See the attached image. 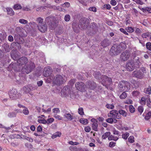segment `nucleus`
I'll return each instance as SVG.
<instances>
[{
	"instance_id": "f257e3e1",
	"label": "nucleus",
	"mask_w": 151,
	"mask_h": 151,
	"mask_svg": "<svg viewBox=\"0 0 151 151\" xmlns=\"http://www.w3.org/2000/svg\"><path fill=\"white\" fill-rule=\"evenodd\" d=\"M89 24V19L86 18H81L79 20L78 24L75 27H73L74 30L76 32H78L79 29H86Z\"/></svg>"
},
{
	"instance_id": "f03ea898",
	"label": "nucleus",
	"mask_w": 151,
	"mask_h": 151,
	"mask_svg": "<svg viewBox=\"0 0 151 151\" xmlns=\"http://www.w3.org/2000/svg\"><path fill=\"white\" fill-rule=\"evenodd\" d=\"M125 45L121 43L120 45L115 44L112 46L110 50L111 54L112 55H116L119 54L122 50L124 49Z\"/></svg>"
},
{
	"instance_id": "7ed1b4c3",
	"label": "nucleus",
	"mask_w": 151,
	"mask_h": 151,
	"mask_svg": "<svg viewBox=\"0 0 151 151\" xmlns=\"http://www.w3.org/2000/svg\"><path fill=\"white\" fill-rule=\"evenodd\" d=\"M119 88L120 91L123 92L121 94H126L125 93L127 92L130 89V84L127 82L122 81L120 82L118 84Z\"/></svg>"
},
{
	"instance_id": "20e7f679",
	"label": "nucleus",
	"mask_w": 151,
	"mask_h": 151,
	"mask_svg": "<svg viewBox=\"0 0 151 151\" xmlns=\"http://www.w3.org/2000/svg\"><path fill=\"white\" fill-rule=\"evenodd\" d=\"M53 82L57 85L59 86L62 84L64 83L63 77L60 75H56L53 80Z\"/></svg>"
},
{
	"instance_id": "39448f33",
	"label": "nucleus",
	"mask_w": 151,
	"mask_h": 151,
	"mask_svg": "<svg viewBox=\"0 0 151 151\" xmlns=\"http://www.w3.org/2000/svg\"><path fill=\"white\" fill-rule=\"evenodd\" d=\"M101 80H102V81L103 82L102 83L104 85H105L106 87L108 89L109 87L108 85L111 84L112 83L111 78L106 76H102Z\"/></svg>"
},
{
	"instance_id": "423d86ee",
	"label": "nucleus",
	"mask_w": 151,
	"mask_h": 151,
	"mask_svg": "<svg viewBox=\"0 0 151 151\" xmlns=\"http://www.w3.org/2000/svg\"><path fill=\"white\" fill-rule=\"evenodd\" d=\"M108 116L109 117L118 119H120L121 116L119 114V111L116 110H112L110 111L108 114Z\"/></svg>"
},
{
	"instance_id": "0eeeda50",
	"label": "nucleus",
	"mask_w": 151,
	"mask_h": 151,
	"mask_svg": "<svg viewBox=\"0 0 151 151\" xmlns=\"http://www.w3.org/2000/svg\"><path fill=\"white\" fill-rule=\"evenodd\" d=\"M75 86L77 90L83 92L86 91V87L85 84L82 82H77L75 84Z\"/></svg>"
},
{
	"instance_id": "6e6552de",
	"label": "nucleus",
	"mask_w": 151,
	"mask_h": 151,
	"mask_svg": "<svg viewBox=\"0 0 151 151\" xmlns=\"http://www.w3.org/2000/svg\"><path fill=\"white\" fill-rule=\"evenodd\" d=\"M35 67V65L32 62H30L29 64L27 65H25L24 66L23 70H24V69L25 70V72L28 74Z\"/></svg>"
},
{
	"instance_id": "1a4fd4ad",
	"label": "nucleus",
	"mask_w": 151,
	"mask_h": 151,
	"mask_svg": "<svg viewBox=\"0 0 151 151\" xmlns=\"http://www.w3.org/2000/svg\"><path fill=\"white\" fill-rule=\"evenodd\" d=\"M130 56V53L129 52L126 50L122 52L120 56V60L123 61L127 60Z\"/></svg>"
},
{
	"instance_id": "9d476101",
	"label": "nucleus",
	"mask_w": 151,
	"mask_h": 151,
	"mask_svg": "<svg viewBox=\"0 0 151 151\" xmlns=\"http://www.w3.org/2000/svg\"><path fill=\"white\" fill-rule=\"evenodd\" d=\"M62 112L64 114L63 116L64 118L69 121H71L73 119V116L72 113L70 114L67 110L63 109Z\"/></svg>"
},
{
	"instance_id": "9b49d317",
	"label": "nucleus",
	"mask_w": 151,
	"mask_h": 151,
	"mask_svg": "<svg viewBox=\"0 0 151 151\" xmlns=\"http://www.w3.org/2000/svg\"><path fill=\"white\" fill-rule=\"evenodd\" d=\"M126 68L128 70H133L135 68H136L134 62L132 60L129 61L126 65Z\"/></svg>"
},
{
	"instance_id": "f8f14e48",
	"label": "nucleus",
	"mask_w": 151,
	"mask_h": 151,
	"mask_svg": "<svg viewBox=\"0 0 151 151\" xmlns=\"http://www.w3.org/2000/svg\"><path fill=\"white\" fill-rule=\"evenodd\" d=\"M86 86L87 88L91 89H93L96 87V84L92 81H89L86 83Z\"/></svg>"
},
{
	"instance_id": "ddd939ff",
	"label": "nucleus",
	"mask_w": 151,
	"mask_h": 151,
	"mask_svg": "<svg viewBox=\"0 0 151 151\" xmlns=\"http://www.w3.org/2000/svg\"><path fill=\"white\" fill-rule=\"evenodd\" d=\"M132 76L134 77H135L139 79H142L143 77V73L140 70H135L132 72Z\"/></svg>"
},
{
	"instance_id": "4468645a",
	"label": "nucleus",
	"mask_w": 151,
	"mask_h": 151,
	"mask_svg": "<svg viewBox=\"0 0 151 151\" xmlns=\"http://www.w3.org/2000/svg\"><path fill=\"white\" fill-rule=\"evenodd\" d=\"M13 136L14 137V138L25 139L31 142H32L33 141L32 139L23 135H19L17 134H13Z\"/></svg>"
},
{
	"instance_id": "2eb2a0df",
	"label": "nucleus",
	"mask_w": 151,
	"mask_h": 151,
	"mask_svg": "<svg viewBox=\"0 0 151 151\" xmlns=\"http://www.w3.org/2000/svg\"><path fill=\"white\" fill-rule=\"evenodd\" d=\"M28 60L25 57H23L17 60V62L19 65H22L27 63Z\"/></svg>"
},
{
	"instance_id": "dca6fc26",
	"label": "nucleus",
	"mask_w": 151,
	"mask_h": 151,
	"mask_svg": "<svg viewBox=\"0 0 151 151\" xmlns=\"http://www.w3.org/2000/svg\"><path fill=\"white\" fill-rule=\"evenodd\" d=\"M52 70L49 67H47L45 68L43 73L44 76L45 77L49 76L52 73Z\"/></svg>"
},
{
	"instance_id": "f3484780",
	"label": "nucleus",
	"mask_w": 151,
	"mask_h": 151,
	"mask_svg": "<svg viewBox=\"0 0 151 151\" xmlns=\"http://www.w3.org/2000/svg\"><path fill=\"white\" fill-rule=\"evenodd\" d=\"M37 27L39 30L42 32H45L47 29V27L46 23L39 26H37Z\"/></svg>"
},
{
	"instance_id": "a211bd4d",
	"label": "nucleus",
	"mask_w": 151,
	"mask_h": 151,
	"mask_svg": "<svg viewBox=\"0 0 151 151\" xmlns=\"http://www.w3.org/2000/svg\"><path fill=\"white\" fill-rule=\"evenodd\" d=\"M61 93L63 94H71L70 88L68 86H64L61 90Z\"/></svg>"
},
{
	"instance_id": "6ab92c4d",
	"label": "nucleus",
	"mask_w": 151,
	"mask_h": 151,
	"mask_svg": "<svg viewBox=\"0 0 151 151\" xmlns=\"http://www.w3.org/2000/svg\"><path fill=\"white\" fill-rule=\"evenodd\" d=\"M11 55L12 58L14 60H17L19 59V55L18 54L17 51H12Z\"/></svg>"
},
{
	"instance_id": "aec40b11",
	"label": "nucleus",
	"mask_w": 151,
	"mask_h": 151,
	"mask_svg": "<svg viewBox=\"0 0 151 151\" xmlns=\"http://www.w3.org/2000/svg\"><path fill=\"white\" fill-rule=\"evenodd\" d=\"M110 43L108 40L105 39L101 42V45L104 47H105L109 45Z\"/></svg>"
},
{
	"instance_id": "412c9836",
	"label": "nucleus",
	"mask_w": 151,
	"mask_h": 151,
	"mask_svg": "<svg viewBox=\"0 0 151 151\" xmlns=\"http://www.w3.org/2000/svg\"><path fill=\"white\" fill-rule=\"evenodd\" d=\"M36 21L38 23L37 26H39L46 23L44 22V19L41 17H38L36 19Z\"/></svg>"
},
{
	"instance_id": "4be33fe9",
	"label": "nucleus",
	"mask_w": 151,
	"mask_h": 151,
	"mask_svg": "<svg viewBox=\"0 0 151 151\" xmlns=\"http://www.w3.org/2000/svg\"><path fill=\"white\" fill-rule=\"evenodd\" d=\"M139 59L138 57H135V58L134 59V63L136 67V68H139V64L140 63Z\"/></svg>"
},
{
	"instance_id": "5701e85b",
	"label": "nucleus",
	"mask_w": 151,
	"mask_h": 151,
	"mask_svg": "<svg viewBox=\"0 0 151 151\" xmlns=\"http://www.w3.org/2000/svg\"><path fill=\"white\" fill-rule=\"evenodd\" d=\"M6 9L8 14L10 16H13L14 15V12L12 8L7 7Z\"/></svg>"
},
{
	"instance_id": "b1692460",
	"label": "nucleus",
	"mask_w": 151,
	"mask_h": 151,
	"mask_svg": "<svg viewBox=\"0 0 151 151\" xmlns=\"http://www.w3.org/2000/svg\"><path fill=\"white\" fill-rule=\"evenodd\" d=\"M93 75L96 78L98 79L99 80L100 79H101L102 76H101L100 72H95Z\"/></svg>"
},
{
	"instance_id": "393cba45",
	"label": "nucleus",
	"mask_w": 151,
	"mask_h": 151,
	"mask_svg": "<svg viewBox=\"0 0 151 151\" xmlns=\"http://www.w3.org/2000/svg\"><path fill=\"white\" fill-rule=\"evenodd\" d=\"M61 133L59 132H57L53 134L51 136V138L53 139H55L58 137H60L61 136Z\"/></svg>"
},
{
	"instance_id": "a878e982",
	"label": "nucleus",
	"mask_w": 151,
	"mask_h": 151,
	"mask_svg": "<svg viewBox=\"0 0 151 151\" xmlns=\"http://www.w3.org/2000/svg\"><path fill=\"white\" fill-rule=\"evenodd\" d=\"M79 122L82 124L86 125L88 123V120L86 119L81 118L79 120Z\"/></svg>"
},
{
	"instance_id": "bb28decb",
	"label": "nucleus",
	"mask_w": 151,
	"mask_h": 151,
	"mask_svg": "<svg viewBox=\"0 0 151 151\" xmlns=\"http://www.w3.org/2000/svg\"><path fill=\"white\" fill-rule=\"evenodd\" d=\"M3 47L5 51L6 52H9L10 50L9 46L7 44H5L3 45Z\"/></svg>"
},
{
	"instance_id": "cd10ccee",
	"label": "nucleus",
	"mask_w": 151,
	"mask_h": 151,
	"mask_svg": "<svg viewBox=\"0 0 151 151\" xmlns=\"http://www.w3.org/2000/svg\"><path fill=\"white\" fill-rule=\"evenodd\" d=\"M111 134V132H108L104 133L102 136V138L104 139H105L106 138L108 137Z\"/></svg>"
},
{
	"instance_id": "c85d7f7f",
	"label": "nucleus",
	"mask_w": 151,
	"mask_h": 151,
	"mask_svg": "<svg viewBox=\"0 0 151 151\" xmlns=\"http://www.w3.org/2000/svg\"><path fill=\"white\" fill-rule=\"evenodd\" d=\"M22 112L25 115H28L29 113V111L28 108L26 107H25L24 108L22 111Z\"/></svg>"
},
{
	"instance_id": "c756f323",
	"label": "nucleus",
	"mask_w": 151,
	"mask_h": 151,
	"mask_svg": "<svg viewBox=\"0 0 151 151\" xmlns=\"http://www.w3.org/2000/svg\"><path fill=\"white\" fill-rule=\"evenodd\" d=\"M13 8L15 10H18L21 9L22 8V6L20 4H17L14 5Z\"/></svg>"
},
{
	"instance_id": "7c9ffc66",
	"label": "nucleus",
	"mask_w": 151,
	"mask_h": 151,
	"mask_svg": "<svg viewBox=\"0 0 151 151\" xmlns=\"http://www.w3.org/2000/svg\"><path fill=\"white\" fill-rule=\"evenodd\" d=\"M23 90L24 92V93L25 94L29 93L31 90L30 88L28 86H26L24 87Z\"/></svg>"
},
{
	"instance_id": "2f4dec72",
	"label": "nucleus",
	"mask_w": 151,
	"mask_h": 151,
	"mask_svg": "<svg viewBox=\"0 0 151 151\" xmlns=\"http://www.w3.org/2000/svg\"><path fill=\"white\" fill-rule=\"evenodd\" d=\"M119 113L120 115H122L126 117L127 116V114L126 112L124 110L120 109L119 111Z\"/></svg>"
},
{
	"instance_id": "473e14b6",
	"label": "nucleus",
	"mask_w": 151,
	"mask_h": 151,
	"mask_svg": "<svg viewBox=\"0 0 151 151\" xmlns=\"http://www.w3.org/2000/svg\"><path fill=\"white\" fill-rule=\"evenodd\" d=\"M129 135V134L128 132H126L125 133H123L122 134V138L123 139L126 140L127 139Z\"/></svg>"
},
{
	"instance_id": "72a5a7b5",
	"label": "nucleus",
	"mask_w": 151,
	"mask_h": 151,
	"mask_svg": "<svg viewBox=\"0 0 151 151\" xmlns=\"http://www.w3.org/2000/svg\"><path fill=\"white\" fill-rule=\"evenodd\" d=\"M106 107L108 109H113L114 107V104H107L106 105Z\"/></svg>"
},
{
	"instance_id": "f704fd0d",
	"label": "nucleus",
	"mask_w": 151,
	"mask_h": 151,
	"mask_svg": "<svg viewBox=\"0 0 151 151\" xmlns=\"http://www.w3.org/2000/svg\"><path fill=\"white\" fill-rule=\"evenodd\" d=\"M53 112L54 113V114H59L60 112V110L58 108H54L52 109Z\"/></svg>"
},
{
	"instance_id": "c9c22d12",
	"label": "nucleus",
	"mask_w": 151,
	"mask_h": 151,
	"mask_svg": "<svg viewBox=\"0 0 151 151\" xmlns=\"http://www.w3.org/2000/svg\"><path fill=\"white\" fill-rule=\"evenodd\" d=\"M19 95H9L10 99L12 100L17 99L19 98Z\"/></svg>"
},
{
	"instance_id": "e433bc0d",
	"label": "nucleus",
	"mask_w": 151,
	"mask_h": 151,
	"mask_svg": "<svg viewBox=\"0 0 151 151\" xmlns=\"http://www.w3.org/2000/svg\"><path fill=\"white\" fill-rule=\"evenodd\" d=\"M92 126L93 129L96 131H97V127L98 126L97 123H93Z\"/></svg>"
},
{
	"instance_id": "4c0bfd02",
	"label": "nucleus",
	"mask_w": 151,
	"mask_h": 151,
	"mask_svg": "<svg viewBox=\"0 0 151 151\" xmlns=\"http://www.w3.org/2000/svg\"><path fill=\"white\" fill-rule=\"evenodd\" d=\"M17 93V90L14 88H13L9 92V94H16Z\"/></svg>"
},
{
	"instance_id": "58836bf2",
	"label": "nucleus",
	"mask_w": 151,
	"mask_h": 151,
	"mask_svg": "<svg viewBox=\"0 0 151 151\" xmlns=\"http://www.w3.org/2000/svg\"><path fill=\"white\" fill-rule=\"evenodd\" d=\"M147 99V98H145V97H142L141 99V100L140 101V103L142 105H145L146 103V100Z\"/></svg>"
},
{
	"instance_id": "ea45409f",
	"label": "nucleus",
	"mask_w": 151,
	"mask_h": 151,
	"mask_svg": "<svg viewBox=\"0 0 151 151\" xmlns=\"http://www.w3.org/2000/svg\"><path fill=\"white\" fill-rule=\"evenodd\" d=\"M125 30L128 32L132 33L134 31V29L132 27H127L126 28Z\"/></svg>"
},
{
	"instance_id": "a19ab883",
	"label": "nucleus",
	"mask_w": 151,
	"mask_h": 151,
	"mask_svg": "<svg viewBox=\"0 0 151 151\" xmlns=\"http://www.w3.org/2000/svg\"><path fill=\"white\" fill-rule=\"evenodd\" d=\"M54 121V119L53 118H48L46 120L47 123V124H50Z\"/></svg>"
},
{
	"instance_id": "79ce46f5",
	"label": "nucleus",
	"mask_w": 151,
	"mask_h": 151,
	"mask_svg": "<svg viewBox=\"0 0 151 151\" xmlns=\"http://www.w3.org/2000/svg\"><path fill=\"white\" fill-rule=\"evenodd\" d=\"M129 111L131 113H133L135 112V109L133 106L129 105Z\"/></svg>"
},
{
	"instance_id": "37998d69",
	"label": "nucleus",
	"mask_w": 151,
	"mask_h": 151,
	"mask_svg": "<svg viewBox=\"0 0 151 151\" xmlns=\"http://www.w3.org/2000/svg\"><path fill=\"white\" fill-rule=\"evenodd\" d=\"M144 91L146 93L150 94L151 92V88L149 87L145 90Z\"/></svg>"
},
{
	"instance_id": "c03bdc74",
	"label": "nucleus",
	"mask_w": 151,
	"mask_h": 151,
	"mask_svg": "<svg viewBox=\"0 0 151 151\" xmlns=\"http://www.w3.org/2000/svg\"><path fill=\"white\" fill-rule=\"evenodd\" d=\"M78 113L79 114L81 115H83L84 113L83 110L82 108H79L78 109Z\"/></svg>"
},
{
	"instance_id": "a18cd8bd",
	"label": "nucleus",
	"mask_w": 151,
	"mask_h": 151,
	"mask_svg": "<svg viewBox=\"0 0 151 151\" xmlns=\"http://www.w3.org/2000/svg\"><path fill=\"white\" fill-rule=\"evenodd\" d=\"M128 141L130 143H133L134 142V137L133 136H130L128 139Z\"/></svg>"
},
{
	"instance_id": "49530a36",
	"label": "nucleus",
	"mask_w": 151,
	"mask_h": 151,
	"mask_svg": "<svg viewBox=\"0 0 151 151\" xmlns=\"http://www.w3.org/2000/svg\"><path fill=\"white\" fill-rule=\"evenodd\" d=\"M146 47L148 50H151V42H148L146 44Z\"/></svg>"
},
{
	"instance_id": "de8ad7c7",
	"label": "nucleus",
	"mask_w": 151,
	"mask_h": 151,
	"mask_svg": "<svg viewBox=\"0 0 151 151\" xmlns=\"http://www.w3.org/2000/svg\"><path fill=\"white\" fill-rule=\"evenodd\" d=\"M150 34L149 33L147 32L142 35V37L143 38H147L150 36Z\"/></svg>"
},
{
	"instance_id": "09e8293b",
	"label": "nucleus",
	"mask_w": 151,
	"mask_h": 151,
	"mask_svg": "<svg viewBox=\"0 0 151 151\" xmlns=\"http://www.w3.org/2000/svg\"><path fill=\"white\" fill-rule=\"evenodd\" d=\"M142 11L144 12H148L149 13H151V8L149 7H147L145 9L142 8Z\"/></svg>"
},
{
	"instance_id": "8fccbe9b",
	"label": "nucleus",
	"mask_w": 151,
	"mask_h": 151,
	"mask_svg": "<svg viewBox=\"0 0 151 151\" xmlns=\"http://www.w3.org/2000/svg\"><path fill=\"white\" fill-rule=\"evenodd\" d=\"M8 116L9 117H14L16 116V114L14 112H10L8 114Z\"/></svg>"
},
{
	"instance_id": "3c124183",
	"label": "nucleus",
	"mask_w": 151,
	"mask_h": 151,
	"mask_svg": "<svg viewBox=\"0 0 151 151\" xmlns=\"http://www.w3.org/2000/svg\"><path fill=\"white\" fill-rule=\"evenodd\" d=\"M54 117L56 118V119L60 120H61L63 119V117L57 114L54 115L53 116Z\"/></svg>"
},
{
	"instance_id": "603ef678",
	"label": "nucleus",
	"mask_w": 151,
	"mask_h": 151,
	"mask_svg": "<svg viewBox=\"0 0 151 151\" xmlns=\"http://www.w3.org/2000/svg\"><path fill=\"white\" fill-rule=\"evenodd\" d=\"M70 18V16L69 14H66L64 17V20L66 22L69 21Z\"/></svg>"
},
{
	"instance_id": "864d4df0",
	"label": "nucleus",
	"mask_w": 151,
	"mask_h": 151,
	"mask_svg": "<svg viewBox=\"0 0 151 151\" xmlns=\"http://www.w3.org/2000/svg\"><path fill=\"white\" fill-rule=\"evenodd\" d=\"M38 122L41 123H42L43 124H47L46 120L44 119H39L38 120Z\"/></svg>"
},
{
	"instance_id": "5fc2aeb1",
	"label": "nucleus",
	"mask_w": 151,
	"mask_h": 151,
	"mask_svg": "<svg viewBox=\"0 0 151 151\" xmlns=\"http://www.w3.org/2000/svg\"><path fill=\"white\" fill-rule=\"evenodd\" d=\"M151 116V112L149 111L146 114V116H145V118L146 119L148 120L150 118Z\"/></svg>"
},
{
	"instance_id": "6e6d98bb",
	"label": "nucleus",
	"mask_w": 151,
	"mask_h": 151,
	"mask_svg": "<svg viewBox=\"0 0 151 151\" xmlns=\"http://www.w3.org/2000/svg\"><path fill=\"white\" fill-rule=\"evenodd\" d=\"M19 22L21 24H25L28 23V21L27 20L22 19H19Z\"/></svg>"
},
{
	"instance_id": "4d7b16f0",
	"label": "nucleus",
	"mask_w": 151,
	"mask_h": 151,
	"mask_svg": "<svg viewBox=\"0 0 151 151\" xmlns=\"http://www.w3.org/2000/svg\"><path fill=\"white\" fill-rule=\"evenodd\" d=\"M51 108H48L47 110H45L44 109H42L43 112L47 114H49L51 111Z\"/></svg>"
},
{
	"instance_id": "13d9d810",
	"label": "nucleus",
	"mask_w": 151,
	"mask_h": 151,
	"mask_svg": "<svg viewBox=\"0 0 151 151\" xmlns=\"http://www.w3.org/2000/svg\"><path fill=\"white\" fill-rule=\"evenodd\" d=\"M133 1H135L137 4H139L140 5H142L144 4V3L141 0H132Z\"/></svg>"
},
{
	"instance_id": "bf43d9fd",
	"label": "nucleus",
	"mask_w": 151,
	"mask_h": 151,
	"mask_svg": "<svg viewBox=\"0 0 151 151\" xmlns=\"http://www.w3.org/2000/svg\"><path fill=\"white\" fill-rule=\"evenodd\" d=\"M70 6V4L68 2H65L64 4L62 5V6L63 7H68Z\"/></svg>"
},
{
	"instance_id": "052dcab7",
	"label": "nucleus",
	"mask_w": 151,
	"mask_h": 151,
	"mask_svg": "<svg viewBox=\"0 0 151 151\" xmlns=\"http://www.w3.org/2000/svg\"><path fill=\"white\" fill-rule=\"evenodd\" d=\"M106 121L107 122L110 124H112L114 122L113 119L112 118H108L106 119Z\"/></svg>"
},
{
	"instance_id": "680f3d73",
	"label": "nucleus",
	"mask_w": 151,
	"mask_h": 151,
	"mask_svg": "<svg viewBox=\"0 0 151 151\" xmlns=\"http://www.w3.org/2000/svg\"><path fill=\"white\" fill-rule=\"evenodd\" d=\"M138 109V111L141 114L143 112L144 109L142 106H139Z\"/></svg>"
},
{
	"instance_id": "e2e57ef3",
	"label": "nucleus",
	"mask_w": 151,
	"mask_h": 151,
	"mask_svg": "<svg viewBox=\"0 0 151 151\" xmlns=\"http://www.w3.org/2000/svg\"><path fill=\"white\" fill-rule=\"evenodd\" d=\"M124 103L127 104H131L132 103V101L130 99H129L125 101Z\"/></svg>"
},
{
	"instance_id": "0e129e2a",
	"label": "nucleus",
	"mask_w": 151,
	"mask_h": 151,
	"mask_svg": "<svg viewBox=\"0 0 151 151\" xmlns=\"http://www.w3.org/2000/svg\"><path fill=\"white\" fill-rule=\"evenodd\" d=\"M84 130L86 132H89L90 131L91 128L90 127L88 126L85 128Z\"/></svg>"
},
{
	"instance_id": "69168bd1",
	"label": "nucleus",
	"mask_w": 151,
	"mask_h": 151,
	"mask_svg": "<svg viewBox=\"0 0 151 151\" xmlns=\"http://www.w3.org/2000/svg\"><path fill=\"white\" fill-rule=\"evenodd\" d=\"M89 10L93 12H96V8L95 7H90L89 8Z\"/></svg>"
},
{
	"instance_id": "338daca9",
	"label": "nucleus",
	"mask_w": 151,
	"mask_h": 151,
	"mask_svg": "<svg viewBox=\"0 0 151 151\" xmlns=\"http://www.w3.org/2000/svg\"><path fill=\"white\" fill-rule=\"evenodd\" d=\"M120 30L121 32L124 33V34L126 35H128V33L126 31V30H125L124 29L121 28L120 29Z\"/></svg>"
},
{
	"instance_id": "774afa93",
	"label": "nucleus",
	"mask_w": 151,
	"mask_h": 151,
	"mask_svg": "<svg viewBox=\"0 0 151 151\" xmlns=\"http://www.w3.org/2000/svg\"><path fill=\"white\" fill-rule=\"evenodd\" d=\"M147 106L149 108H151V102L150 101L149 99L147 100Z\"/></svg>"
}]
</instances>
